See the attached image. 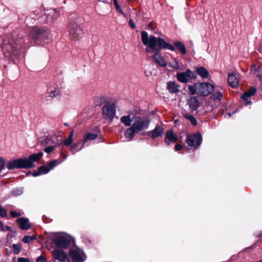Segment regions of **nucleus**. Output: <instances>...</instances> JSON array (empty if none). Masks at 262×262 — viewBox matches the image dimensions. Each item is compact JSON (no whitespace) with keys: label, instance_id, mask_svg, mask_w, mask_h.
<instances>
[{"label":"nucleus","instance_id":"f257e3e1","mask_svg":"<svg viewBox=\"0 0 262 262\" xmlns=\"http://www.w3.org/2000/svg\"><path fill=\"white\" fill-rule=\"evenodd\" d=\"M141 40L143 44L146 46L145 51L147 53L156 52L152 56L154 60L161 67H165L167 65L166 61L163 56L159 53L162 49H167L170 51H174V47L161 38H157L153 35H148L145 31L141 33Z\"/></svg>","mask_w":262,"mask_h":262},{"label":"nucleus","instance_id":"f03ea898","mask_svg":"<svg viewBox=\"0 0 262 262\" xmlns=\"http://www.w3.org/2000/svg\"><path fill=\"white\" fill-rule=\"evenodd\" d=\"M150 120L147 117H143L140 116H133V123L124 132L125 138L130 140L136 133H139L147 129L149 125Z\"/></svg>","mask_w":262,"mask_h":262},{"label":"nucleus","instance_id":"7ed1b4c3","mask_svg":"<svg viewBox=\"0 0 262 262\" xmlns=\"http://www.w3.org/2000/svg\"><path fill=\"white\" fill-rule=\"evenodd\" d=\"M32 163L33 155H30L28 158L9 160L7 163V168L9 170L28 168L31 167Z\"/></svg>","mask_w":262,"mask_h":262},{"label":"nucleus","instance_id":"20e7f679","mask_svg":"<svg viewBox=\"0 0 262 262\" xmlns=\"http://www.w3.org/2000/svg\"><path fill=\"white\" fill-rule=\"evenodd\" d=\"M54 245L58 248L66 249L73 242L72 238L63 233H56L53 239Z\"/></svg>","mask_w":262,"mask_h":262},{"label":"nucleus","instance_id":"39448f33","mask_svg":"<svg viewBox=\"0 0 262 262\" xmlns=\"http://www.w3.org/2000/svg\"><path fill=\"white\" fill-rule=\"evenodd\" d=\"M116 113L115 104L112 102H106L102 107V114L104 119L112 122Z\"/></svg>","mask_w":262,"mask_h":262},{"label":"nucleus","instance_id":"423d86ee","mask_svg":"<svg viewBox=\"0 0 262 262\" xmlns=\"http://www.w3.org/2000/svg\"><path fill=\"white\" fill-rule=\"evenodd\" d=\"M186 142L191 149H195L201 144V135L200 133L187 134Z\"/></svg>","mask_w":262,"mask_h":262},{"label":"nucleus","instance_id":"0eeeda50","mask_svg":"<svg viewBox=\"0 0 262 262\" xmlns=\"http://www.w3.org/2000/svg\"><path fill=\"white\" fill-rule=\"evenodd\" d=\"M48 38L47 33L43 28H34V44L41 45Z\"/></svg>","mask_w":262,"mask_h":262},{"label":"nucleus","instance_id":"6e6552de","mask_svg":"<svg viewBox=\"0 0 262 262\" xmlns=\"http://www.w3.org/2000/svg\"><path fill=\"white\" fill-rule=\"evenodd\" d=\"M198 94L203 96H207L210 94L214 89L213 85L208 82L198 83Z\"/></svg>","mask_w":262,"mask_h":262},{"label":"nucleus","instance_id":"1a4fd4ad","mask_svg":"<svg viewBox=\"0 0 262 262\" xmlns=\"http://www.w3.org/2000/svg\"><path fill=\"white\" fill-rule=\"evenodd\" d=\"M176 77L179 81L182 83H186L192 79H195L196 74L188 69L185 72L177 73Z\"/></svg>","mask_w":262,"mask_h":262},{"label":"nucleus","instance_id":"9d476101","mask_svg":"<svg viewBox=\"0 0 262 262\" xmlns=\"http://www.w3.org/2000/svg\"><path fill=\"white\" fill-rule=\"evenodd\" d=\"M69 255L72 260L75 262H82L85 259L83 251L78 247L72 248L69 251Z\"/></svg>","mask_w":262,"mask_h":262},{"label":"nucleus","instance_id":"9b49d317","mask_svg":"<svg viewBox=\"0 0 262 262\" xmlns=\"http://www.w3.org/2000/svg\"><path fill=\"white\" fill-rule=\"evenodd\" d=\"M61 91L59 88H48L46 95L42 98L43 102H47L60 97Z\"/></svg>","mask_w":262,"mask_h":262},{"label":"nucleus","instance_id":"f8f14e48","mask_svg":"<svg viewBox=\"0 0 262 262\" xmlns=\"http://www.w3.org/2000/svg\"><path fill=\"white\" fill-rule=\"evenodd\" d=\"M59 16L58 11L54 9H48L45 12L46 23L52 22L55 20Z\"/></svg>","mask_w":262,"mask_h":262},{"label":"nucleus","instance_id":"ddd939ff","mask_svg":"<svg viewBox=\"0 0 262 262\" xmlns=\"http://www.w3.org/2000/svg\"><path fill=\"white\" fill-rule=\"evenodd\" d=\"M239 74L237 72H233L228 74V83L232 88H236L238 85Z\"/></svg>","mask_w":262,"mask_h":262},{"label":"nucleus","instance_id":"4468645a","mask_svg":"<svg viewBox=\"0 0 262 262\" xmlns=\"http://www.w3.org/2000/svg\"><path fill=\"white\" fill-rule=\"evenodd\" d=\"M69 31L70 34L75 37L80 35L82 32L80 26L74 21L70 23Z\"/></svg>","mask_w":262,"mask_h":262},{"label":"nucleus","instance_id":"2eb2a0df","mask_svg":"<svg viewBox=\"0 0 262 262\" xmlns=\"http://www.w3.org/2000/svg\"><path fill=\"white\" fill-rule=\"evenodd\" d=\"M164 134V129L160 125H156V127L149 131L147 135L152 139L162 137Z\"/></svg>","mask_w":262,"mask_h":262},{"label":"nucleus","instance_id":"dca6fc26","mask_svg":"<svg viewBox=\"0 0 262 262\" xmlns=\"http://www.w3.org/2000/svg\"><path fill=\"white\" fill-rule=\"evenodd\" d=\"M52 254L55 260L59 262H63L67 258V254L63 251L55 250L52 251Z\"/></svg>","mask_w":262,"mask_h":262},{"label":"nucleus","instance_id":"f3484780","mask_svg":"<svg viewBox=\"0 0 262 262\" xmlns=\"http://www.w3.org/2000/svg\"><path fill=\"white\" fill-rule=\"evenodd\" d=\"M187 104L191 111H195L199 107L200 102L196 97H190L187 99Z\"/></svg>","mask_w":262,"mask_h":262},{"label":"nucleus","instance_id":"a211bd4d","mask_svg":"<svg viewBox=\"0 0 262 262\" xmlns=\"http://www.w3.org/2000/svg\"><path fill=\"white\" fill-rule=\"evenodd\" d=\"M177 136L173 134V132L171 130H168L165 135V143L169 145L172 143H174L177 141Z\"/></svg>","mask_w":262,"mask_h":262},{"label":"nucleus","instance_id":"6ab92c4d","mask_svg":"<svg viewBox=\"0 0 262 262\" xmlns=\"http://www.w3.org/2000/svg\"><path fill=\"white\" fill-rule=\"evenodd\" d=\"M19 228L22 230H28L31 227L29 220L25 217H20L17 220Z\"/></svg>","mask_w":262,"mask_h":262},{"label":"nucleus","instance_id":"aec40b11","mask_svg":"<svg viewBox=\"0 0 262 262\" xmlns=\"http://www.w3.org/2000/svg\"><path fill=\"white\" fill-rule=\"evenodd\" d=\"M167 89L171 94H176L179 92V85L173 81H169L167 83Z\"/></svg>","mask_w":262,"mask_h":262},{"label":"nucleus","instance_id":"412c9836","mask_svg":"<svg viewBox=\"0 0 262 262\" xmlns=\"http://www.w3.org/2000/svg\"><path fill=\"white\" fill-rule=\"evenodd\" d=\"M196 73L201 76L202 78L204 79H209L210 75L208 70L204 67H201L196 68Z\"/></svg>","mask_w":262,"mask_h":262},{"label":"nucleus","instance_id":"4be33fe9","mask_svg":"<svg viewBox=\"0 0 262 262\" xmlns=\"http://www.w3.org/2000/svg\"><path fill=\"white\" fill-rule=\"evenodd\" d=\"M120 121L125 126H130L133 123V117L131 118L129 115L123 116L120 118Z\"/></svg>","mask_w":262,"mask_h":262},{"label":"nucleus","instance_id":"5701e85b","mask_svg":"<svg viewBox=\"0 0 262 262\" xmlns=\"http://www.w3.org/2000/svg\"><path fill=\"white\" fill-rule=\"evenodd\" d=\"M49 170H48L47 166H41L38 168L37 171H34V177H37L41 174H47Z\"/></svg>","mask_w":262,"mask_h":262},{"label":"nucleus","instance_id":"b1692460","mask_svg":"<svg viewBox=\"0 0 262 262\" xmlns=\"http://www.w3.org/2000/svg\"><path fill=\"white\" fill-rule=\"evenodd\" d=\"M256 92L255 88L251 87L248 91L245 92L241 96V98L244 100H246L247 98L253 95Z\"/></svg>","mask_w":262,"mask_h":262},{"label":"nucleus","instance_id":"393cba45","mask_svg":"<svg viewBox=\"0 0 262 262\" xmlns=\"http://www.w3.org/2000/svg\"><path fill=\"white\" fill-rule=\"evenodd\" d=\"M169 66L173 69L179 70L184 69L183 65L180 64L177 59H174L173 61L169 62Z\"/></svg>","mask_w":262,"mask_h":262},{"label":"nucleus","instance_id":"a878e982","mask_svg":"<svg viewBox=\"0 0 262 262\" xmlns=\"http://www.w3.org/2000/svg\"><path fill=\"white\" fill-rule=\"evenodd\" d=\"M97 137V135L96 134L94 133H85L84 136V140H83V143L84 144L87 142L88 140H95Z\"/></svg>","mask_w":262,"mask_h":262},{"label":"nucleus","instance_id":"bb28decb","mask_svg":"<svg viewBox=\"0 0 262 262\" xmlns=\"http://www.w3.org/2000/svg\"><path fill=\"white\" fill-rule=\"evenodd\" d=\"M210 98L213 100L220 101L223 98L222 93L219 91H215Z\"/></svg>","mask_w":262,"mask_h":262},{"label":"nucleus","instance_id":"cd10ccee","mask_svg":"<svg viewBox=\"0 0 262 262\" xmlns=\"http://www.w3.org/2000/svg\"><path fill=\"white\" fill-rule=\"evenodd\" d=\"M16 47V46L14 44H8V43L5 42L3 49L7 51L9 53H13L15 50Z\"/></svg>","mask_w":262,"mask_h":262},{"label":"nucleus","instance_id":"c85d7f7f","mask_svg":"<svg viewBox=\"0 0 262 262\" xmlns=\"http://www.w3.org/2000/svg\"><path fill=\"white\" fill-rule=\"evenodd\" d=\"M175 46L183 54H185L187 52L185 46L180 41H176L174 43Z\"/></svg>","mask_w":262,"mask_h":262},{"label":"nucleus","instance_id":"c756f323","mask_svg":"<svg viewBox=\"0 0 262 262\" xmlns=\"http://www.w3.org/2000/svg\"><path fill=\"white\" fill-rule=\"evenodd\" d=\"M73 135L74 131L71 130V132H70V134L68 136V138L63 141L64 145H65L67 146H68L72 144V143L73 142Z\"/></svg>","mask_w":262,"mask_h":262},{"label":"nucleus","instance_id":"7c9ffc66","mask_svg":"<svg viewBox=\"0 0 262 262\" xmlns=\"http://www.w3.org/2000/svg\"><path fill=\"white\" fill-rule=\"evenodd\" d=\"M83 146H84V143L83 144V145H82V146L80 148L77 149L79 146V143H74V144H73L72 145H71L70 146V150L72 152V154L74 155L75 154V152L76 151L80 150L82 148Z\"/></svg>","mask_w":262,"mask_h":262},{"label":"nucleus","instance_id":"2f4dec72","mask_svg":"<svg viewBox=\"0 0 262 262\" xmlns=\"http://www.w3.org/2000/svg\"><path fill=\"white\" fill-rule=\"evenodd\" d=\"M197 86L198 83H195L193 85H189L188 86V90L191 94L194 95L195 93L198 94Z\"/></svg>","mask_w":262,"mask_h":262},{"label":"nucleus","instance_id":"473e14b6","mask_svg":"<svg viewBox=\"0 0 262 262\" xmlns=\"http://www.w3.org/2000/svg\"><path fill=\"white\" fill-rule=\"evenodd\" d=\"M114 6L115 8L117 10V11L120 13L123 17H126V14L122 10L121 7H120L117 0H114Z\"/></svg>","mask_w":262,"mask_h":262},{"label":"nucleus","instance_id":"72a5a7b5","mask_svg":"<svg viewBox=\"0 0 262 262\" xmlns=\"http://www.w3.org/2000/svg\"><path fill=\"white\" fill-rule=\"evenodd\" d=\"M61 162H60L59 163L57 162V160H54L51 162H50L48 163L47 168L48 170H49V172L52 170L53 168H54L55 167H56L58 164L60 163Z\"/></svg>","mask_w":262,"mask_h":262},{"label":"nucleus","instance_id":"f704fd0d","mask_svg":"<svg viewBox=\"0 0 262 262\" xmlns=\"http://www.w3.org/2000/svg\"><path fill=\"white\" fill-rule=\"evenodd\" d=\"M184 117H185V118H186L187 120H188L189 121H190V122H191V123L192 125H195L196 124V123H197L196 120L195 119V118L194 117H193L191 115L186 114L185 115Z\"/></svg>","mask_w":262,"mask_h":262},{"label":"nucleus","instance_id":"c9c22d12","mask_svg":"<svg viewBox=\"0 0 262 262\" xmlns=\"http://www.w3.org/2000/svg\"><path fill=\"white\" fill-rule=\"evenodd\" d=\"M21 245L20 244H13L12 245L13 252L15 254H18L20 251Z\"/></svg>","mask_w":262,"mask_h":262},{"label":"nucleus","instance_id":"e433bc0d","mask_svg":"<svg viewBox=\"0 0 262 262\" xmlns=\"http://www.w3.org/2000/svg\"><path fill=\"white\" fill-rule=\"evenodd\" d=\"M104 101H105V98L103 96H99L97 97L95 99V101H94L96 105H100V104H102L103 103H104Z\"/></svg>","mask_w":262,"mask_h":262},{"label":"nucleus","instance_id":"4c0bfd02","mask_svg":"<svg viewBox=\"0 0 262 262\" xmlns=\"http://www.w3.org/2000/svg\"><path fill=\"white\" fill-rule=\"evenodd\" d=\"M58 145L59 144H57L55 145L49 146L45 148L43 150L46 153L49 154L53 151Z\"/></svg>","mask_w":262,"mask_h":262},{"label":"nucleus","instance_id":"58836bf2","mask_svg":"<svg viewBox=\"0 0 262 262\" xmlns=\"http://www.w3.org/2000/svg\"><path fill=\"white\" fill-rule=\"evenodd\" d=\"M22 241L25 243H29L33 241V236H26L23 238Z\"/></svg>","mask_w":262,"mask_h":262},{"label":"nucleus","instance_id":"ea45409f","mask_svg":"<svg viewBox=\"0 0 262 262\" xmlns=\"http://www.w3.org/2000/svg\"><path fill=\"white\" fill-rule=\"evenodd\" d=\"M5 159L3 157H0V171L5 167Z\"/></svg>","mask_w":262,"mask_h":262},{"label":"nucleus","instance_id":"a19ab883","mask_svg":"<svg viewBox=\"0 0 262 262\" xmlns=\"http://www.w3.org/2000/svg\"><path fill=\"white\" fill-rule=\"evenodd\" d=\"M42 138V139L41 138H38V142L45 144H48L49 141L48 138L46 136L43 137Z\"/></svg>","mask_w":262,"mask_h":262},{"label":"nucleus","instance_id":"79ce46f5","mask_svg":"<svg viewBox=\"0 0 262 262\" xmlns=\"http://www.w3.org/2000/svg\"><path fill=\"white\" fill-rule=\"evenodd\" d=\"M43 155L42 152H39L38 154H34V162L39 160Z\"/></svg>","mask_w":262,"mask_h":262},{"label":"nucleus","instance_id":"37998d69","mask_svg":"<svg viewBox=\"0 0 262 262\" xmlns=\"http://www.w3.org/2000/svg\"><path fill=\"white\" fill-rule=\"evenodd\" d=\"M10 215L12 217H16L20 216L21 215V213L20 212L11 211L10 212Z\"/></svg>","mask_w":262,"mask_h":262},{"label":"nucleus","instance_id":"c03bdc74","mask_svg":"<svg viewBox=\"0 0 262 262\" xmlns=\"http://www.w3.org/2000/svg\"><path fill=\"white\" fill-rule=\"evenodd\" d=\"M0 216L1 217H5L6 216V210L1 204H0Z\"/></svg>","mask_w":262,"mask_h":262},{"label":"nucleus","instance_id":"a18cd8bd","mask_svg":"<svg viewBox=\"0 0 262 262\" xmlns=\"http://www.w3.org/2000/svg\"><path fill=\"white\" fill-rule=\"evenodd\" d=\"M0 225H1V230L2 231H4L5 229H7V230H8L9 231L11 230V228L10 227L7 226L5 227L4 224L1 222H0Z\"/></svg>","mask_w":262,"mask_h":262},{"label":"nucleus","instance_id":"49530a36","mask_svg":"<svg viewBox=\"0 0 262 262\" xmlns=\"http://www.w3.org/2000/svg\"><path fill=\"white\" fill-rule=\"evenodd\" d=\"M36 261V262H45L46 259L43 255H40L37 258Z\"/></svg>","mask_w":262,"mask_h":262},{"label":"nucleus","instance_id":"de8ad7c7","mask_svg":"<svg viewBox=\"0 0 262 262\" xmlns=\"http://www.w3.org/2000/svg\"><path fill=\"white\" fill-rule=\"evenodd\" d=\"M18 262H30V260L28 258L24 257H19L17 259Z\"/></svg>","mask_w":262,"mask_h":262},{"label":"nucleus","instance_id":"09e8293b","mask_svg":"<svg viewBox=\"0 0 262 262\" xmlns=\"http://www.w3.org/2000/svg\"><path fill=\"white\" fill-rule=\"evenodd\" d=\"M128 24L132 28L134 29L136 27L135 24L134 23V22L132 19H129Z\"/></svg>","mask_w":262,"mask_h":262},{"label":"nucleus","instance_id":"8fccbe9b","mask_svg":"<svg viewBox=\"0 0 262 262\" xmlns=\"http://www.w3.org/2000/svg\"><path fill=\"white\" fill-rule=\"evenodd\" d=\"M182 146L181 145H180V144H177L175 146V149L177 151H179L181 149H182Z\"/></svg>","mask_w":262,"mask_h":262},{"label":"nucleus","instance_id":"3c124183","mask_svg":"<svg viewBox=\"0 0 262 262\" xmlns=\"http://www.w3.org/2000/svg\"><path fill=\"white\" fill-rule=\"evenodd\" d=\"M231 116V113H228L225 115V117H230Z\"/></svg>","mask_w":262,"mask_h":262},{"label":"nucleus","instance_id":"603ef678","mask_svg":"<svg viewBox=\"0 0 262 262\" xmlns=\"http://www.w3.org/2000/svg\"><path fill=\"white\" fill-rule=\"evenodd\" d=\"M257 77L259 78L260 80L262 81V74H258L257 75Z\"/></svg>","mask_w":262,"mask_h":262},{"label":"nucleus","instance_id":"864d4df0","mask_svg":"<svg viewBox=\"0 0 262 262\" xmlns=\"http://www.w3.org/2000/svg\"><path fill=\"white\" fill-rule=\"evenodd\" d=\"M251 103V102L250 101H246V102H245V105H249Z\"/></svg>","mask_w":262,"mask_h":262},{"label":"nucleus","instance_id":"5fc2aeb1","mask_svg":"<svg viewBox=\"0 0 262 262\" xmlns=\"http://www.w3.org/2000/svg\"><path fill=\"white\" fill-rule=\"evenodd\" d=\"M60 155H61V156L63 157L64 160H66L67 159V156H65V155H63L62 152L61 153Z\"/></svg>","mask_w":262,"mask_h":262},{"label":"nucleus","instance_id":"6e6d98bb","mask_svg":"<svg viewBox=\"0 0 262 262\" xmlns=\"http://www.w3.org/2000/svg\"><path fill=\"white\" fill-rule=\"evenodd\" d=\"M100 2H102L103 3H106L108 0H98Z\"/></svg>","mask_w":262,"mask_h":262},{"label":"nucleus","instance_id":"4d7b16f0","mask_svg":"<svg viewBox=\"0 0 262 262\" xmlns=\"http://www.w3.org/2000/svg\"><path fill=\"white\" fill-rule=\"evenodd\" d=\"M40 13H38L37 12V10H35V13L34 12V14H35V15H38V14H39Z\"/></svg>","mask_w":262,"mask_h":262},{"label":"nucleus","instance_id":"13d9d810","mask_svg":"<svg viewBox=\"0 0 262 262\" xmlns=\"http://www.w3.org/2000/svg\"><path fill=\"white\" fill-rule=\"evenodd\" d=\"M260 236H262V232L259 234Z\"/></svg>","mask_w":262,"mask_h":262}]
</instances>
